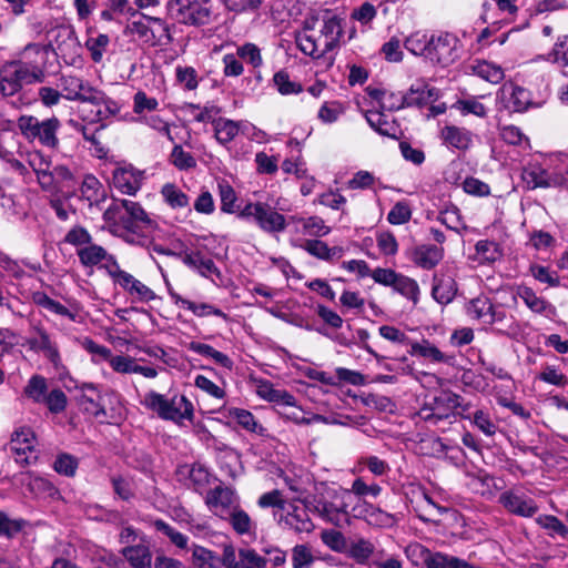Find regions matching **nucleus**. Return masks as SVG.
Returning a JSON list of instances; mask_svg holds the SVG:
<instances>
[{
	"label": "nucleus",
	"instance_id": "nucleus-1",
	"mask_svg": "<svg viewBox=\"0 0 568 568\" xmlns=\"http://www.w3.org/2000/svg\"><path fill=\"white\" fill-rule=\"evenodd\" d=\"M318 21H321L318 38L306 33L296 37L300 50L314 59H320L338 47L343 36V19L333 11L325 10L320 16Z\"/></svg>",
	"mask_w": 568,
	"mask_h": 568
},
{
	"label": "nucleus",
	"instance_id": "nucleus-2",
	"mask_svg": "<svg viewBox=\"0 0 568 568\" xmlns=\"http://www.w3.org/2000/svg\"><path fill=\"white\" fill-rule=\"evenodd\" d=\"M42 69L23 61H9L0 68V93L12 97L18 93L24 83L42 82Z\"/></svg>",
	"mask_w": 568,
	"mask_h": 568
},
{
	"label": "nucleus",
	"instance_id": "nucleus-3",
	"mask_svg": "<svg viewBox=\"0 0 568 568\" xmlns=\"http://www.w3.org/2000/svg\"><path fill=\"white\" fill-rule=\"evenodd\" d=\"M103 217L109 223H119L123 230H133L134 227L151 230L155 225L143 207L131 200H115L105 210Z\"/></svg>",
	"mask_w": 568,
	"mask_h": 568
},
{
	"label": "nucleus",
	"instance_id": "nucleus-4",
	"mask_svg": "<svg viewBox=\"0 0 568 568\" xmlns=\"http://www.w3.org/2000/svg\"><path fill=\"white\" fill-rule=\"evenodd\" d=\"M143 404L159 417L175 423L191 419L193 415V405L185 396L175 395L168 399L156 392H149L144 396Z\"/></svg>",
	"mask_w": 568,
	"mask_h": 568
},
{
	"label": "nucleus",
	"instance_id": "nucleus-5",
	"mask_svg": "<svg viewBox=\"0 0 568 568\" xmlns=\"http://www.w3.org/2000/svg\"><path fill=\"white\" fill-rule=\"evenodd\" d=\"M169 13L185 26L202 27L212 21V6L209 0H169Z\"/></svg>",
	"mask_w": 568,
	"mask_h": 568
},
{
	"label": "nucleus",
	"instance_id": "nucleus-6",
	"mask_svg": "<svg viewBox=\"0 0 568 568\" xmlns=\"http://www.w3.org/2000/svg\"><path fill=\"white\" fill-rule=\"evenodd\" d=\"M18 126L27 139L38 140L43 146L57 149L59 145L57 132L60 121L57 118L40 121L32 115H22L18 120Z\"/></svg>",
	"mask_w": 568,
	"mask_h": 568
},
{
	"label": "nucleus",
	"instance_id": "nucleus-7",
	"mask_svg": "<svg viewBox=\"0 0 568 568\" xmlns=\"http://www.w3.org/2000/svg\"><path fill=\"white\" fill-rule=\"evenodd\" d=\"M240 216L252 217L262 231L270 234L282 233L287 226L285 216L266 202L248 203Z\"/></svg>",
	"mask_w": 568,
	"mask_h": 568
},
{
	"label": "nucleus",
	"instance_id": "nucleus-8",
	"mask_svg": "<svg viewBox=\"0 0 568 568\" xmlns=\"http://www.w3.org/2000/svg\"><path fill=\"white\" fill-rule=\"evenodd\" d=\"M85 103L94 108L89 112H85V110L82 111L83 120L89 123H102L120 112L119 103L99 89H95L92 94L87 98Z\"/></svg>",
	"mask_w": 568,
	"mask_h": 568
},
{
	"label": "nucleus",
	"instance_id": "nucleus-9",
	"mask_svg": "<svg viewBox=\"0 0 568 568\" xmlns=\"http://www.w3.org/2000/svg\"><path fill=\"white\" fill-rule=\"evenodd\" d=\"M457 39L449 34L444 33L437 37L429 38V47L427 59L440 65H448L453 63L457 57Z\"/></svg>",
	"mask_w": 568,
	"mask_h": 568
},
{
	"label": "nucleus",
	"instance_id": "nucleus-10",
	"mask_svg": "<svg viewBox=\"0 0 568 568\" xmlns=\"http://www.w3.org/2000/svg\"><path fill=\"white\" fill-rule=\"evenodd\" d=\"M34 434L30 428H21L14 432L9 444L10 452L18 464L24 466L37 460L34 452Z\"/></svg>",
	"mask_w": 568,
	"mask_h": 568
},
{
	"label": "nucleus",
	"instance_id": "nucleus-11",
	"mask_svg": "<svg viewBox=\"0 0 568 568\" xmlns=\"http://www.w3.org/2000/svg\"><path fill=\"white\" fill-rule=\"evenodd\" d=\"M205 503L214 515L224 519L239 506V497L231 488L220 485L207 493Z\"/></svg>",
	"mask_w": 568,
	"mask_h": 568
},
{
	"label": "nucleus",
	"instance_id": "nucleus-12",
	"mask_svg": "<svg viewBox=\"0 0 568 568\" xmlns=\"http://www.w3.org/2000/svg\"><path fill=\"white\" fill-rule=\"evenodd\" d=\"M32 329L34 335L28 337L24 345L33 352L42 353L53 366L58 367L61 364V357L57 343L43 327L34 326Z\"/></svg>",
	"mask_w": 568,
	"mask_h": 568
},
{
	"label": "nucleus",
	"instance_id": "nucleus-13",
	"mask_svg": "<svg viewBox=\"0 0 568 568\" xmlns=\"http://www.w3.org/2000/svg\"><path fill=\"white\" fill-rule=\"evenodd\" d=\"M331 500L322 498L316 501V511L331 523L339 521L341 517L347 514L348 504L345 497L348 490H332L328 493Z\"/></svg>",
	"mask_w": 568,
	"mask_h": 568
},
{
	"label": "nucleus",
	"instance_id": "nucleus-14",
	"mask_svg": "<svg viewBox=\"0 0 568 568\" xmlns=\"http://www.w3.org/2000/svg\"><path fill=\"white\" fill-rule=\"evenodd\" d=\"M143 17L149 21L158 24L161 28L162 33L156 36L155 31L141 20L132 21L130 24H128L125 33L138 36L145 43H150L152 45L156 44L162 37H165L168 41L172 40L170 29L161 18L149 16Z\"/></svg>",
	"mask_w": 568,
	"mask_h": 568
},
{
	"label": "nucleus",
	"instance_id": "nucleus-15",
	"mask_svg": "<svg viewBox=\"0 0 568 568\" xmlns=\"http://www.w3.org/2000/svg\"><path fill=\"white\" fill-rule=\"evenodd\" d=\"M499 94L505 108L513 112H524L532 105L531 93L515 83H505Z\"/></svg>",
	"mask_w": 568,
	"mask_h": 568
},
{
	"label": "nucleus",
	"instance_id": "nucleus-16",
	"mask_svg": "<svg viewBox=\"0 0 568 568\" xmlns=\"http://www.w3.org/2000/svg\"><path fill=\"white\" fill-rule=\"evenodd\" d=\"M499 503L511 514L521 517H531L534 516L538 507L536 503L525 496L524 494H518L514 490H507L499 496Z\"/></svg>",
	"mask_w": 568,
	"mask_h": 568
},
{
	"label": "nucleus",
	"instance_id": "nucleus-17",
	"mask_svg": "<svg viewBox=\"0 0 568 568\" xmlns=\"http://www.w3.org/2000/svg\"><path fill=\"white\" fill-rule=\"evenodd\" d=\"M143 174L133 166L116 168L112 174V183L123 194L134 195L141 187Z\"/></svg>",
	"mask_w": 568,
	"mask_h": 568
},
{
	"label": "nucleus",
	"instance_id": "nucleus-18",
	"mask_svg": "<svg viewBox=\"0 0 568 568\" xmlns=\"http://www.w3.org/2000/svg\"><path fill=\"white\" fill-rule=\"evenodd\" d=\"M60 82L63 98L70 101L85 102L87 98L97 89L88 81L71 74L62 75Z\"/></svg>",
	"mask_w": 568,
	"mask_h": 568
},
{
	"label": "nucleus",
	"instance_id": "nucleus-19",
	"mask_svg": "<svg viewBox=\"0 0 568 568\" xmlns=\"http://www.w3.org/2000/svg\"><path fill=\"white\" fill-rule=\"evenodd\" d=\"M182 262L190 268L195 270L202 276L210 277L215 274L220 276V271L212 258L204 255L201 251H184L179 254Z\"/></svg>",
	"mask_w": 568,
	"mask_h": 568
},
{
	"label": "nucleus",
	"instance_id": "nucleus-20",
	"mask_svg": "<svg viewBox=\"0 0 568 568\" xmlns=\"http://www.w3.org/2000/svg\"><path fill=\"white\" fill-rule=\"evenodd\" d=\"M521 178L530 190H535L537 187L547 189L560 184L557 176L549 174L539 165H528L524 168Z\"/></svg>",
	"mask_w": 568,
	"mask_h": 568
},
{
	"label": "nucleus",
	"instance_id": "nucleus-21",
	"mask_svg": "<svg viewBox=\"0 0 568 568\" xmlns=\"http://www.w3.org/2000/svg\"><path fill=\"white\" fill-rule=\"evenodd\" d=\"M407 94L408 106H423L436 101L439 98V91L423 81H418L409 88Z\"/></svg>",
	"mask_w": 568,
	"mask_h": 568
},
{
	"label": "nucleus",
	"instance_id": "nucleus-22",
	"mask_svg": "<svg viewBox=\"0 0 568 568\" xmlns=\"http://www.w3.org/2000/svg\"><path fill=\"white\" fill-rule=\"evenodd\" d=\"M361 515L371 526L379 528H390L398 520L395 515L366 501L362 506Z\"/></svg>",
	"mask_w": 568,
	"mask_h": 568
},
{
	"label": "nucleus",
	"instance_id": "nucleus-23",
	"mask_svg": "<svg viewBox=\"0 0 568 568\" xmlns=\"http://www.w3.org/2000/svg\"><path fill=\"white\" fill-rule=\"evenodd\" d=\"M78 256L82 265L84 266H94L102 262L103 260L108 261L113 267H118V263L112 255H109L108 252L100 245L97 244H87L78 250Z\"/></svg>",
	"mask_w": 568,
	"mask_h": 568
},
{
	"label": "nucleus",
	"instance_id": "nucleus-24",
	"mask_svg": "<svg viewBox=\"0 0 568 568\" xmlns=\"http://www.w3.org/2000/svg\"><path fill=\"white\" fill-rule=\"evenodd\" d=\"M443 248L435 245H420L414 250V262L425 268L432 270L443 260Z\"/></svg>",
	"mask_w": 568,
	"mask_h": 568
},
{
	"label": "nucleus",
	"instance_id": "nucleus-25",
	"mask_svg": "<svg viewBox=\"0 0 568 568\" xmlns=\"http://www.w3.org/2000/svg\"><path fill=\"white\" fill-rule=\"evenodd\" d=\"M420 552L426 554V568H463L464 559L444 552H432L428 548L416 547Z\"/></svg>",
	"mask_w": 568,
	"mask_h": 568
},
{
	"label": "nucleus",
	"instance_id": "nucleus-26",
	"mask_svg": "<svg viewBox=\"0 0 568 568\" xmlns=\"http://www.w3.org/2000/svg\"><path fill=\"white\" fill-rule=\"evenodd\" d=\"M82 396H81V405L84 410L94 417L105 416V409L100 404V394L97 390L93 384H83L81 386Z\"/></svg>",
	"mask_w": 568,
	"mask_h": 568
},
{
	"label": "nucleus",
	"instance_id": "nucleus-27",
	"mask_svg": "<svg viewBox=\"0 0 568 568\" xmlns=\"http://www.w3.org/2000/svg\"><path fill=\"white\" fill-rule=\"evenodd\" d=\"M520 297L526 306L535 313H545L551 305L542 297L538 296L530 287L519 286L515 294L511 295V300L516 302V297Z\"/></svg>",
	"mask_w": 568,
	"mask_h": 568
},
{
	"label": "nucleus",
	"instance_id": "nucleus-28",
	"mask_svg": "<svg viewBox=\"0 0 568 568\" xmlns=\"http://www.w3.org/2000/svg\"><path fill=\"white\" fill-rule=\"evenodd\" d=\"M225 519L239 535H250L255 531V523L240 505L231 511Z\"/></svg>",
	"mask_w": 568,
	"mask_h": 568
},
{
	"label": "nucleus",
	"instance_id": "nucleus-29",
	"mask_svg": "<svg viewBox=\"0 0 568 568\" xmlns=\"http://www.w3.org/2000/svg\"><path fill=\"white\" fill-rule=\"evenodd\" d=\"M444 141L459 150H466L471 145V133L466 129L454 125L445 126L442 131Z\"/></svg>",
	"mask_w": 568,
	"mask_h": 568
},
{
	"label": "nucleus",
	"instance_id": "nucleus-30",
	"mask_svg": "<svg viewBox=\"0 0 568 568\" xmlns=\"http://www.w3.org/2000/svg\"><path fill=\"white\" fill-rule=\"evenodd\" d=\"M122 554L133 568H151L152 555L148 546L125 547Z\"/></svg>",
	"mask_w": 568,
	"mask_h": 568
},
{
	"label": "nucleus",
	"instance_id": "nucleus-31",
	"mask_svg": "<svg viewBox=\"0 0 568 568\" xmlns=\"http://www.w3.org/2000/svg\"><path fill=\"white\" fill-rule=\"evenodd\" d=\"M365 116L371 128L376 132L385 136L396 138L398 128L383 112L368 111Z\"/></svg>",
	"mask_w": 568,
	"mask_h": 568
},
{
	"label": "nucleus",
	"instance_id": "nucleus-32",
	"mask_svg": "<svg viewBox=\"0 0 568 568\" xmlns=\"http://www.w3.org/2000/svg\"><path fill=\"white\" fill-rule=\"evenodd\" d=\"M303 248L311 255L331 261L333 258H339L343 254V248L338 246L328 247L327 244L320 240H307L305 241Z\"/></svg>",
	"mask_w": 568,
	"mask_h": 568
},
{
	"label": "nucleus",
	"instance_id": "nucleus-33",
	"mask_svg": "<svg viewBox=\"0 0 568 568\" xmlns=\"http://www.w3.org/2000/svg\"><path fill=\"white\" fill-rule=\"evenodd\" d=\"M409 354L413 356L418 355L424 358H429L436 363H446L450 359V357L446 356L438 347L427 339H423L420 343L412 342Z\"/></svg>",
	"mask_w": 568,
	"mask_h": 568
},
{
	"label": "nucleus",
	"instance_id": "nucleus-34",
	"mask_svg": "<svg viewBox=\"0 0 568 568\" xmlns=\"http://www.w3.org/2000/svg\"><path fill=\"white\" fill-rule=\"evenodd\" d=\"M187 348L199 355L214 359L215 363L220 364L221 366H223L225 368L230 369L233 366V362L226 354L214 349L209 344H204V343H200V342H191L187 345Z\"/></svg>",
	"mask_w": 568,
	"mask_h": 568
},
{
	"label": "nucleus",
	"instance_id": "nucleus-35",
	"mask_svg": "<svg viewBox=\"0 0 568 568\" xmlns=\"http://www.w3.org/2000/svg\"><path fill=\"white\" fill-rule=\"evenodd\" d=\"M176 304L183 308L191 311L194 315L203 317L209 315H215L222 317L223 320H227V315L220 308L207 304V303H195L190 300L183 298L179 296L176 298Z\"/></svg>",
	"mask_w": 568,
	"mask_h": 568
},
{
	"label": "nucleus",
	"instance_id": "nucleus-36",
	"mask_svg": "<svg viewBox=\"0 0 568 568\" xmlns=\"http://www.w3.org/2000/svg\"><path fill=\"white\" fill-rule=\"evenodd\" d=\"M213 125L215 138L222 144L233 141L240 131L239 123L229 119L220 118L216 121H213Z\"/></svg>",
	"mask_w": 568,
	"mask_h": 568
},
{
	"label": "nucleus",
	"instance_id": "nucleus-37",
	"mask_svg": "<svg viewBox=\"0 0 568 568\" xmlns=\"http://www.w3.org/2000/svg\"><path fill=\"white\" fill-rule=\"evenodd\" d=\"M161 195L165 203L172 209L189 206V196L173 183H166L161 189Z\"/></svg>",
	"mask_w": 568,
	"mask_h": 568
},
{
	"label": "nucleus",
	"instance_id": "nucleus-38",
	"mask_svg": "<svg viewBox=\"0 0 568 568\" xmlns=\"http://www.w3.org/2000/svg\"><path fill=\"white\" fill-rule=\"evenodd\" d=\"M374 549L375 547L369 540L361 538L348 544L346 554L357 564H366L373 555Z\"/></svg>",
	"mask_w": 568,
	"mask_h": 568
},
{
	"label": "nucleus",
	"instance_id": "nucleus-39",
	"mask_svg": "<svg viewBox=\"0 0 568 568\" xmlns=\"http://www.w3.org/2000/svg\"><path fill=\"white\" fill-rule=\"evenodd\" d=\"M494 304L487 297H477L469 302L467 313L470 317L487 324L491 320V310Z\"/></svg>",
	"mask_w": 568,
	"mask_h": 568
},
{
	"label": "nucleus",
	"instance_id": "nucleus-40",
	"mask_svg": "<svg viewBox=\"0 0 568 568\" xmlns=\"http://www.w3.org/2000/svg\"><path fill=\"white\" fill-rule=\"evenodd\" d=\"M110 44V38L108 34L99 33L91 36L85 41V48L89 50L91 59L95 63H100L103 60V55Z\"/></svg>",
	"mask_w": 568,
	"mask_h": 568
},
{
	"label": "nucleus",
	"instance_id": "nucleus-41",
	"mask_svg": "<svg viewBox=\"0 0 568 568\" xmlns=\"http://www.w3.org/2000/svg\"><path fill=\"white\" fill-rule=\"evenodd\" d=\"M436 283L433 286V297L440 304L449 303L455 296V282L450 278H435Z\"/></svg>",
	"mask_w": 568,
	"mask_h": 568
},
{
	"label": "nucleus",
	"instance_id": "nucleus-42",
	"mask_svg": "<svg viewBox=\"0 0 568 568\" xmlns=\"http://www.w3.org/2000/svg\"><path fill=\"white\" fill-rule=\"evenodd\" d=\"M475 250L480 262L493 263L503 255L499 245L494 241H478L475 245Z\"/></svg>",
	"mask_w": 568,
	"mask_h": 568
},
{
	"label": "nucleus",
	"instance_id": "nucleus-43",
	"mask_svg": "<svg viewBox=\"0 0 568 568\" xmlns=\"http://www.w3.org/2000/svg\"><path fill=\"white\" fill-rule=\"evenodd\" d=\"M473 70L475 74H477L479 78L493 84L501 82L505 77L504 70L500 67L486 61L478 62L476 65L473 67Z\"/></svg>",
	"mask_w": 568,
	"mask_h": 568
},
{
	"label": "nucleus",
	"instance_id": "nucleus-44",
	"mask_svg": "<svg viewBox=\"0 0 568 568\" xmlns=\"http://www.w3.org/2000/svg\"><path fill=\"white\" fill-rule=\"evenodd\" d=\"M48 386L44 377L33 375L24 387V395L36 403H42L45 399Z\"/></svg>",
	"mask_w": 568,
	"mask_h": 568
},
{
	"label": "nucleus",
	"instance_id": "nucleus-45",
	"mask_svg": "<svg viewBox=\"0 0 568 568\" xmlns=\"http://www.w3.org/2000/svg\"><path fill=\"white\" fill-rule=\"evenodd\" d=\"M285 524L297 532H310L314 528L312 520L304 509L301 511L294 509L293 513H288L285 517Z\"/></svg>",
	"mask_w": 568,
	"mask_h": 568
},
{
	"label": "nucleus",
	"instance_id": "nucleus-46",
	"mask_svg": "<svg viewBox=\"0 0 568 568\" xmlns=\"http://www.w3.org/2000/svg\"><path fill=\"white\" fill-rule=\"evenodd\" d=\"M536 523L546 529L551 537L558 535L566 538L568 536V527L552 515H540L536 518Z\"/></svg>",
	"mask_w": 568,
	"mask_h": 568
},
{
	"label": "nucleus",
	"instance_id": "nucleus-47",
	"mask_svg": "<svg viewBox=\"0 0 568 568\" xmlns=\"http://www.w3.org/2000/svg\"><path fill=\"white\" fill-rule=\"evenodd\" d=\"M170 162L180 171L192 170L196 166L195 158L183 150L180 144H175L170 154Z\"/></svg>",
	"mask_w": 568,
	"mask_h": 568
},
{
	"label": "nucleus",
	"instance_id": "nucleus-48",
	"mask_svg": "<svg viewBox=\"0 0 568 568\" xmlns=\"http://www.w3.org/2000/svg\"><path fill=\"white\" fill-rule=\"evenodd\" d=\"M80 192L81 196L92 204L102 196V184L95 176L88 174L81 183Z\"/></svg>",
	"mask_w": 568,
	"mask_h": 568
},
{
	"label": "nucleus",
	"instance_id": "nucleus-49",
	"mask_svg": "<svg viewBox=\"0 0 568 568\" xmlns=\"http://www.w3.org/2000/svg\"><path fill=\"white\" fill-rule=\"evenodd\" d=\"M34 302L39 306H41L52 313H55L61 316H65V317L70 318L71 321H75L77 314L72 313L64 305L52 300L51 297H49L48 295H45L43 293L36 294Z\"/></svg>",
	"mask_w": 568,
	"mask_h": 568
},
{
	"label": "nucleus",
	"instance_id": "nucleus-50",
	"mask_svg": "<svg viewBox=\"0 0 568 568\" xmlns=\"http://www.w3.org/2000/svg\"><path fill=\"white\" fill-rule=\"evenodd\" d=\"M192 558L199 568H214L219 564V557L212 550L199 545H193Z\"/></svg>",
	"mask_w": 568,
	"mask_h": 568
},
{
	"label": "nucleus",
	"instance_id": "nucleus-51",
	"mask_svg": "<svg viewBox=\"0 0 568 568\" xmlns=\"http://www.w3.org/2000/svg\"><path fill=\"white\" fill-rule=\"evenodd\" d=\"M404 47L415 55H423L427 59L429 38L425 33L415 32L406 38Z\"/></svg>",
	"mask_w": 568,
	"mask_h": 568
},
{
	"label": "nucleus",
	"instance_id": "nucleus-52",
	"mask_svg": "<svg viewBox=\"0 0 568 568\" xmlns=\"http://www.w3.org/2000/svg\"><path fill=\"white\" fill-rule=\"evenodd\" d=\"M392 287L405 297L410 298L414 302L417 301L419 288L414 280L402 274H397Z\"/></svg>",
	"mask_w": 568,
	"mask_h": 568
},
{
	"label": "nucleus",
	"instance_id": "nucleus-53",
	"mask_svg": "<svg viewBox=\"0 0 568 568\" xmlns=\"http://www.w3.org/2000/svg\"><path fill=\"white\" fill-rule=\"evenodd\" d=\"M273 82L278 92L283 95L296 94L303 90L300 83L291 81L288 73L284 70H281L274 74Z\"/></svg>",
	"mask_w": 568,
	"mask_h": 568
},
{
	"label": "nucleus",
	"instance_id": "nucleus-54",
	"mask_svg": "<svg viewBox=\"0 0 568 568\" xmlns=\"http://www.w3.org/2000/svg\"><path fill=\"white\" fill-rule=\"evenodd\" d=\"M236 55L250 63L253 68H260L263 64V58L260 48L251 42L237 47Z\"/></svg>",
	"mask_w": 568,
	"mask_h": 568
},
{
	"label": "nucleus",
	"instance_id": "nucleus-55",
	"mask_svg": "<svg viewBox=\"0 0 568 568\" xmlns=\"http://www.w3.org/2000/svg\"><path fill=\"white\" fill-rule=\"evenodd\" d=\"M463 115L474 114L479 118L486 116V108L475 98L464 99L456 101L453 106Z\"/></svg>",
	"mask_w": 568,
	"mask_h": 568
},
{
	"label": "nucleus",
	"instance_id": "nucleus-56",
	"mask_svg": "<svg viewBox=\"0 0 568 568\" xmlns=\"http://www.w3.org/2000/svg\"><path fill=\"white\" fill-rule=\"evenodd\" d=\"M239 559L242 568H265L267 559L252 548H240Z\"/></svg>",
	"mask_w": 568,
	"mask_h": 568
},
{
	"label": "nucleus",
	"instance_id": "nucleus-57",
	"mask_svg": "<svg viewBox=\"0 0 568 568\" xmlns=\"http://www.w3.org/2000/svg\"><path fill=\"white\" fill-rule=\"evenodd\" d=\"M154 527L158 531L168 536L172 544H174L176 547L184 549L187 546V537L183 535L182 532L175 530L173 527H171L169 524H166L164 520L158 519L154 521Z\"/></svg>",
	"mask_w": 568,
	"mask_h": 568
},
{
	"label": "nucleus",
	"instance_id": "nucleus-58",
	"mask_svg": "<svg viewBox=\"0 0 568 568\" xmlns=\"http://www.w3.org/2000/svg\"><path fill=\"white\" fill-rule=\"evenodd\" d=\"M314 562V556L307 545H296L292 549L293 568H308Z\"/></svg>",
	"mask_w": 568,
	"mask_h": 568
},
{
	"label": "nucleus",
	"instance_id": "nucleus-59",
	"mask_svg": "<svg viewBox=\"0 0 568 568\" xmlns=\"http://www.w3.org/2000/svg\"><path fill=\"white\" fill-rule=\"evenodd\" d=\"M322 541L332 550L337 552H346L347 541L344 535L338 530H324L322 532Z\"/></svg>",
	"mask_w": 568,
	"mask_h": 568
},
{
	"label": "nucleus",
	"instance_id": "nucleus-60",
	"mask_svg": "<svg viewBox=\"0 0 568 568\" xmlns=\"http://www.w3.org/2000/svg\"><path fill=\"white\" fill-rule=\"evenodd\" d=\"M23 519H11L4 513H0V537L13 538L24 527Z\"/></svg>",
	"mask_w": 568,
	"mask_h": 568
},
{
	"label": "nucleus",
	"instance_id": "nucleus-61",
	"mask_svg": "<svg viewBox=\"0 0 568 568\" xmlns=\"http://www.w3.org/2000/svg\"><path fill=\"white\" fill-rule=\"evenodd\" d=\"M226 9L235 13L254 12L260 10L264 0H222Z\"/></svg>",
	"mask_w": 568,
	"mask_h": 568
},
{
	"label": "nucleus",
	"instance_id": "nucleus-62",
	"mask_svg": "<svg viewBox=\"0 0 568 568\" xmlns=\"http://www.w3.org/2000/svg\"><path fill=\"white\" fill-rule=\"evenodd\" d=\"M412 217V211L408 204L404 202H397L387 215V221L390 224L399 225L408 222Z\"/></svg>",
	"mask_w": 568,
	"mask_h": 568
},
{
	"label": "nucleus",
	"instance_id": "nucleus-63",
	"mask_svg": "<svg viewBox=\"0 0 568 568\" xmlns=\"http://www.w3.org/2000/svg\"><path fill=\"white\" fill-rule=\"evenodd\" d=\"M377 14L376 7L371 2H364L358 8L353 9L351 19L359 22L361 24H368Z\"/></svg>",
	"mask_w": 568,
	"mask_h": 568
},
{
	"label": "nucleus",
	"instance_id": "nucleus-64",
	"mask_svg": "<svg viewBox=\"0 0 568 568\" xmlns=\"http://www.w3.org/2000/svg\"><path fill=\"white\" fill-rule=\"evenodd\" d=\"M552 61L561 65H568V36H561L557 39L550 53Z\"/></svg>",
	"mask_w": 568,
	"mask_h": 568
}]
</instances>
